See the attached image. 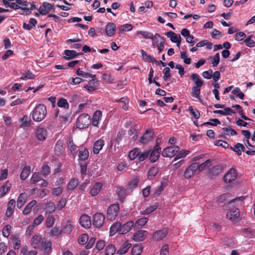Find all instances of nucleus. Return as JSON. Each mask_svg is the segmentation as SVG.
I'll use <instances>...</instances> for the list:
<instances>
[{
    "instance_id": "obj_1",
    "label": "nucleus",
    "mask_w": 255,
    "mask_h": 255,
    "mask_svg": "<svg viewBox=\"0 0 255 255\" xmlns=\"http://www.w3.org/2000/svg\"><path fill=\"white\" fill-rule=\"evenodd\" d=\"M47 114V110L45 105L42 104L38 105L32 112V118L36 122L42 121L45 117Z\"/></svg>"
},
{
    "instance_id": "obj_2",
    "label": "nucleus",
    "mask_w": 255,
    "mask_h": 255,
    "mask_svg": "<svg viewBox=\"0 0 255 255\" xmlns=\"http://www.w3.org/2000/svg\"><path fill=\"white\" fill-rule=\"evenodd\" d=\"M91 123L90 116L88 114H83L78 117L76 125L78 128L83 129L87 128Z\"/></svg>"
},
{
    "instance_id": "obj_3",
    "label": "nucleus",
    "mask_w": 255,
    "mask_h": 255,
    "mask_svg": "<svg viewBox=\"0 0 255 255\" xmlns=\"http://www.w3.org/2000/svg\"><path fill=\"white\" fill-rule=\"evenodd\" d=\"M119 207L118 204L111 205L107 210V218L110 221H113L118 215Z\"/></svg>"
},
{
    "instance_id": "obj_4",
    "label": "nucleus",
    "mask_w": 255,
    "mask_h": 255,
    "mask_svg": "<svg viewBox=\"0 0 255 255\" xmlns=\"http://www.w3.org/2000/svg\"><path fill=\"white\" fill-rule=\"evenodd\" d=\"M179 149V147L176 145L167 147L162 152V155L165 157H172L177 153Z\"/></svg>"
},
{
    "instance_id": "obj_5",
    "label": "nucleus",
    "mask_w": 255,
    "mask_h": 255,
    "mask_svg": "<svg viewBox=\"0 0 255 255\" xmlns=\"http://www.w3.org/2000/svg\"><path fill=\"white\" fill-rule=\"evenodd\" d=\"M105 217L104 214L101 213L95 214L93 217V224L96 228L101 227L104 223Z\"/></svg>"
},
{
    "instance_id": "obj_6",
    "label": "nucleus",
    "mask_w": 255,
    "mask_h": 255,
    "mask_svg": "<svg viewBox=\"0 0 255 255\" xmlns=\"http://www.w3.org/2000/svg\"><path fill=\"white\" fill-rule=\"evenodd\" d=\"M240 211L238 208H233L227 212L226 217L233 223H236L240 221Z\"/></svg>"
},
{
    "instance_id": "obj_7",
    "label": "nucleus",
    "mask_w": 255,
    "mask_h": 255,
    "mask_svg": "<svg viewBox=\"0 0 255 255\" xmlns=\"http://www.w3.org/2000/svg\"><path fill=\"white\" fill-rule=\"evenodd\" d=\"M198 163L194 162L190 165L185 170L184 176L186 179L190 178L198 170Z\"/></svg>"
},
{
    "instance_id": "obj_8",
    "label": "nucleus",
    "mask_w": 255,
    "mask_h": 255,
    "mask_svg": "<svg viewBox=\"0 0 255 255\" xmlns=\"http://www.w3.org/2000/svg\"><path fill=\"white\" fill-rule=\"evenodd\" d=\"M237 176V171L234 168H231L224 175V181L227 183H231L234 181Z\"/></svg>"
},
{
    "instance_id": "obj_9",
    "label": "nucleus",
    "mask_w": 255,
    "mask_h": 255,
    "mask_svg": "<svg viewBox=\"0 0 255 255\" xmlns=\"http://www.w3.org/2000/svg\"><path fill=\"white\" fill-rule=\"evenodd\" d=\"M203 81L200 79L198 81L194 82L195 86L192 88V92L191 95L198 99H200V94L201 87L203 85Z\"/></svg>"
},
{
    "instance_id": "obj_10",
    "label": "nucleus",
    "mask_w": 255,
    "mask_h": 255,
    "mask_svg": "<svg viewBox=\"0 0 255 255\" xmlns=\"http://www.w3.org/2000/svg\"><path fill=\"white\" fill-rule=\"evenodd\" d=\"M154 132L152 129L146 130L142 136L140 138V142L142 144H146L153 138Z\"/></svg>"
},
{
    "instance_id": "obj_11",
    "label": "nucleus",
    "mask_w": 255,
    "mask_h": 255,
    "mask_svg": "<svg viewBox=\"0 0 255 255\" xmlns=\"http://www.w3.org/2000/svg\"><path fill=\"white\" fill-rule=\"evenodd\" d=\"M168 233V230L166 228H164L160 230H158L155 232L152 236V238L153 240L159 241L162 240L165 236L167 235Z\"/></svg>"
},
{
    "instance_id": "obj_12",
    "label": "nucleus",
    "mask_w": 255,
    "mask_h": 255,
    "mask_svg": "<svg viewBox=\"0 0 255 255\" xmlns=\"http://www.w3.org/2000/svg\"><path fill=\"white\" fill-rule=\"evenodd\" d=\"M51 9L54 10L52 4L49 2H44L38 9L40 14L42 15H46L48 13Z\"/></svg>"
},
{
    "instance_id": "obj_13",
    "label": "nucleus",
    "mask_w": 255,
    "mask_h": 255,
    "mask_svg": "<svg viewBox=\"0 0 255 255\" xmlns=\"http://www.w3.org/2000/svg\"><path fill=\"white\" fill-rule=\"evenodd\" d=\"M79 223L83 228L88 229L91 226V218L88 215L83 214L79 219Z\"/></svg>"
},
{
    "instance_id": "obj_14",
    "label": "nucleus",
    "mask_w": 255,
    "mask_h": 255,
    "mask_svg": "<svg viewBox=\"0 0 255 255\" xmlns=\"http://www.w3.org/2000/svg\"><path fill=\"white\" fill-rule=\"evenodd\" d=\"M35 136L39 140H44L47 136V132L45 128L38 127L35 131Z\"/></svg>"
},
{
    "instance_id": "obj_15",
    "label": "nucleus",
    "mask_w": 255,
    "mask_h": 255,
    "mask_svg": "<svg viewBox=\"0 0 255 255\" xmlns=\"http://www.w3.org/2000/svg\"><path fill=\"white\" fill-rule=\"evenodd\" d=\"M134 222L132 221H130L122 225L121 223V228L120 230V234H126L128 233L132 227H134Z\"/></svg>"
},
{
    "instance_id": "obj_16",
    "label": "nucleus",
    "mask_w": 255,
    "mask_h": 255,
    "mask_svg": "<svg viewBox=\"0 0 255 255\" xmlns=\"http://www.w3.org/2000/svg\"><path fill=\"white\" fill-rule=\"evenodd\" d=\"M98 82V80L95 78H92L84 87L89 92L94 91L97 89Z\"/></svg>"
},
{
    "instance_id": "obj_17",
    "label": "nucleus",
    "mask_w": 255,
    "mask_h": 255,
    "mask_svg": "<svg viewBox=\"0 0 255 255\" xmlns=\"http://www.w3.org/2000/svg\"><path fill=\"white\" fill-rule=\"evenodd\" d=\"M15 206V201L14 199H11L7 204V207L5 215L7 217H10L12 215Z\"/></svg>"
},
{
    "instance_id": "obj_18",
    "label": "nucleus",
    "mask_w": 255,
    "mask_h": 255,
    "mask_svg": "<svg viewBox=\"0 0 255 255\" xmlns=\"http://www.w3.org/2000/svg\"><path fill=\"white\" fill-rule=\"evenodd\" d=\"M105 144V142L103 139H100L95 142L93 151L94 154H97L102 149Z\"/></svg>"
},
{
    "instance_id": "obj_19",
    "label": "nucleus",
    "mask_w": 255,
    "mask_h": 255,
    "mask_svg": "<svg viewBox=\"0 0 255 255\" xmlns=\"http://www.w3.org/2000/svg\"><path fill=\"white\" fill-rule=\"evenodd\" d=\"M141 54L142 59L150 63H155L156 65H159L158 61L156 60L154 57L149 55L147 52L144 51L143 50H141Z\"/></svg>"
},
{
    "instance_id": "obj_20",
    "label": "nucleus",
    "mask_w": 255,
    "mask_h": 255,
    "mask_svg": "<svg viewBox=\"0 0 255 255\" xmlns=\"http://www.w3.org/2000/svg\"><path fill=\"white\" fill-rule=\"evenodd\" d=\"M116 28V26L115 23L113 22L108 23L105 28L107 36L112 37L114 35L115 31Z\"/></svg>"
},
{
    "instance_id": "obj_21",
    "label": "nucleus",
    "mask_w": 255,
    "mask_h": 255,
    "mask_svg": "<svg viewBox=\"0 0 255 255\" xmlns=\"http://www.w3.org/2000/svg\"><path fill=\"white\" fill-rule=\"evenodd\" d=\"M222 171V167L219 165H216L210 168L209 174L211 177L218 176Z\"/></svg>"
},
{
    "instance_id": "obj_22",
    "label": "nucleus",
    "mask_w": 255,
    "mask_h": 255,
    "mask_svg": "<svg viewBox=\"0 0 255 255\" xmlns=\"http://www.w3.org/2000/svg\"><path fill=\"white\" fill-rule=\"evenodd\" d=\"M44 241V240H42L41 237L40 236L35 235L31 238V244L33 248L36 249L38 248L40 245H41L42 241Z\"/></svg>"
},
{
    "instance_id": "obj_23",
    "label": "nucleus",
    "mask_w": 255,
    "mask_h": 255,
    "mask_svg": "<svg viewBox=\"0 0 255 255\" xmlns=\"http://www.w3.org/2000/svg\"><path fill=\"white\" fill-rule=\"evenodd\" d=\"M27 195L25 193L20 194L17 200V207L19 209L21 208L27 200Z\"/></svg>"
},
{
    "instance_id": "obj_24",
    "label": "nucleus",
    "mask_w": 255,
    "mask_h": 255,
    "mask_svg": "<svg viewBox=\"0 0 255 255\" xmlns=\"http://www.w3.org/2000/svg\"><path fill=\"white\" fill-rule=\"evenodd\" d=\"M102 187V183L96 182L90 190V193L91 196H95L97 195L101 191Z\"/></svg>"
},
{
    "instance_id": "obj_25",
    "label": "nucleus",
    "mask_w": 255,
    "mask_h": 255,
    "mask_svg": "<svg viewBox=\"0 0 255 255\" xmlns=\"http://www.w3.org/2000/svg\"><path fill=\"white\" fill-rule=\"evenodd\" d=\"M147 231L144 230H139L135 233L133 236V239L136 242H141L144 240L145 234Z\"/></svg>"
},
{
    "instance_id": "obj_26",
    "label": "nucleus",
    "mask_w": 255,
    "mask_h": 255,
    "mask_svg": "<svg viewBox=\"0 0 255 255\" xmlns=\"http://www.w3.org/2000/svg\"><path fill=\"white\" fill-rule=\"evenodd\" d=\"M65 55V59L70 60L74 58L77 56L82 54V53H77L74 50H65L64 51Z\"/></svg>"
},
{
    "instance_id": "obj_27",
    "label": "nucleus",
    "mask_w": 255,
    "mask_h": 255,
    "mask_svg": "<svg viewBox=\"0 0 255 255\" xmlns=\"http://www.w3.org/2000/svg\"><path fill=\"white\" fill-rule=\"evenodd\" d=\"M41 246L45 254L49 255L51 253V242L44 240V241H42Z\"/></svg>"
},
{
    "instance_id": "obj_28",
    "label": "nucleus",
    "mask_w": 255,
    "mask_h": 255,
    "mask_svg": "<svg viewBox=\"0 0 255 255\" xmlns=\"http://www.w3.org/2000/svg\"><path fill=\"white\" fill-rule=\"evenodd\" d=\"M102 117V112L100 111H96L93 115L92 121L91 122L93 126L97 127L99 121Z\"/></svg>"
},
{
    "instance_id": "obj_29",
    "label": "nucleus",
    "mask_w": 255,
    "mask_h": 255,
    "mask_svg": "<svg viewBox=\"0 0 255 255\" xmlns=\"http://www.w3.org/2000/svg\"><path fill=\"white\" fill-rule=\"evenodd\" d=\"M11 186V183L7 181L0 188V196H3L9 190Z\"/></svg>"
},
{
    "instance_id": "obj_30",
    "label": "nucleus",
    "mask_w": 255,
    "mask_h": 255,
    "mask_svg": "<svg viewBox=\"0 0 255 255\" xmlns=\"http://www.w3.org/2000/svg\"><path fill=\"white\" fill-rule=\"evenodd\" d=\"M120 228H121V223L116 222L115 224H114L110 228V236H114L117 232H118L120 234Z\"/></svg>"
},
{
    "instance_id": "obj_31",
    "label": "nucleus",
    "mask_w": 255,
    "mask_h": 255,
    "mask_svg": "<svg viewBox=\"0 0 255 255\" xmlns=\"http://www.w3.org/2000/svg\"><path fill=\"white\" fill-rule=\"evenodd\" d=\"M213 113L215 114H219L222 115L227 116L231 115L232 114L235 113V112L232 110L230 108H226L224 109V111L221 110H216L214 111Z\"/></svg>"
},
{
    "instance_id": "obj_32",
    "label": "nucleus",
    "mask_w": 255,
    "mask_h": 255,
    "mask_svg": "<svg viewBox=\"0 0 255 255\" xmlns=\"http://www.w3.org/2000/svg\"><path fill=\"white\" fill-rule=\"evenodd\" d=\"M116 102L120 103V107H121L125 111L128 110V107L127 105L128 103V100L127 97H123L120 99L116 100Z\"/></svg>"
},
{
    "instance_id": "obj_33",
    "label": "nucleus",
    "mask_w": 255,
    "mask_h": 255,
    "mask_svg": "<svg viewBox=\"0 0 255 255\" xmlns=\"http://www.w3.org/2000/svg\"><path fill=\"white\" fill-rule=\"evenodd\" d=\"M148 221V218L146 217H142L138 219L134 224V228H141L143 227Z\"/></svg>"
},
{
    "instance_id": "obj_34",
    "label": "nucleus",
    "mask_w": 255,
    "mask_h": 255,
    "mask_svg": "<svg viewBox=\"0 0 255 255\" xmlns=\"http://www.w3.org/2000/svg\"><path fill=\"white\" fill-rule=\"evenodd\" d=\"M55 205L52 202L50 201L45 205V210L46 213L50 214L53 213L55 211Z\"/></svg>"
},
{
    "instance_id": "obj_35",
    "label": "nucleus",
    "mask_w": 255,
    "mask_h": 255,
    "mask_svg": "<svg viewBox=\"0 0 255 255\" xmlns=\"http://www.w3.org/2000/svg\"><path fill=\"white\" fill-rule=\"evenodd\" d=\"M76 74L83 78H94L96 77L95 75H92L87 72L82 71L80 68H78L76 70Z\"/></svg>"
},
{
    "instance_id": "obj_36",
    "label": "nucleus",
    "mask_w": 255,
    "mask_h": 255,
    "mask_svg": "<svg viewBox=\"0 0 255 255\" xmlns=\"http://www.w3.org/2000/svg\"><path fill=\"white\" fill-rule=\"evenodd\" d=\"M89 156V153L88 150L86 148H84L83 150L79 151L78 156L79 159L82 161H85L87 160Z\"/></svg>"
},
{
    "instance_id": "obj_37",
    "label": "nucleus",
    "mask_w": 255,
    "mask_h": 255,
    "mask_svg": "<svg viewBox=\"0 0 255 255\" xmlns=\"http://www.w3.org/2000/svg\"><path fill=\"white\" fill-rule=\"evenodd\" d=\"M20 121L21 122V125L20 127L23 128H28L30 126L31 121L28 120V117L27 115H24L22 118L20 119Z\"/></svg>"
},
{
    "instance_id": "obj_38",
    "label": "nucleus",
    "mask_w": 255,
    "mask_h": 255,
    "mask_svg": "<svg viewBox=\"0 0 255 255\" xmlns=\"http://www.w3.org/2000/svg\"><path fill=\"white\" fill-rule=\"evenodd\" d=\"M30 172V168L29 166H25L22 170L20 173V177L22 180L27 178Z\"/></svg>"
},
{
    "instance_id": "obj_39",
    "label": "nucleus",
    "mask_w": 255,
    "mask_h": 255,
    "mask_svg": "<svg viewBox=\"0 0 255 255\" xmlns=\"http://www.w3.org/2000/svg\"><path fill=\"white\" fill-rule=\"evenodd\" d=\"M142 252V247L140 244L135 245L131 250V255H140Z\"/></svg>"
},
{
    "instance_id": "obj_40",
    "label": "nucleus",
    "mask_w": 255,
    "mask_h": 255,
    "mask_svg": "<svg viewBox=\"0 0 255 255\" xmlns=\"http://www.w3.org/2000/svg\"><path fill=\"white\" fill-rule=\"evenodd\" d=\"M36 201L35 200H33L31 202H30L24 208L23 211V214H28L30 212L31 208L36 204Z\"/></svg>"
},
{
    "instance_id": "obj_41",
    "label": "nucleus",
    "mask_w": 255,
    "mask_h": 255,
    "mask_svg": "<svg viewBox=\"0 0 255 255\" xmlns=\"http://www.w3.org/2000/svg\"><path fill=\"white\" fill-rule=\"evenodd\" d=\"M160 152L158 150H153L150 154V160L151 162H155L159 157Z\"/></svg>"
},
{
    "instance_id": "obj_42",
    "label": "nucleus",
    "mask_w": 255,
    "mask_h": 255,
    "mask_svg": "<svg viewBox=\"0 0 255 255\" xmlns=\"http://www.w3.org/2000/svg\"><path fill=\"white\" fill-rule=\"evenodd\" d=\"M130 247V244H124L123 247L117 251V254L122 255L126 254Z\"/></svg>"
},
{
    "instance_id": "obj_43",
    "label": "nucleus",
    "mask_w": 255,
    "mask_h": 255,
    "mask_svg": "<svg viewBox=\"0 0 255 255\" xmlns=\"http://www.w3.org/2000/svg\"><path fill=\"white\" fill-rule=\"evenodd\" d=\"M159 171L158 168L156 166H153L151 167L147 173L148 177L149 179H152L158 173Z\"/></svg>"
},
{
    "instance_id": "obj_44",
    "label": "nucleus",
    "mask_w": 255,
    "mask_h": 255,
    "mask_svg": "<svg viewBox=\"0 0 255 255\" xmlns=\"http://www.w3.org/2000/svg\"><path fill=\"white\" fill-rule=\"evenodd\" d=\"M165 35L167 36V37L170 38V40L173 43L177 42V40L179 38V35H178L172 31L167 32L165 33Z\"/></svg>"
},
{
    "instance_id": "obj_45",
    "label": "nucleus",
    "mask_w": 255,
    "mask_h": 255,
    "mask_svg": "<svg viewBox=\"0 0 255 255\" xmlns=\"http://www.w3.org/2000/svg\"><path fill=\"white\" fill-rule=\"evenodd\" d=\"M154 42L156 44V47L157 45L162 43H165V38L160 36L158 33H155L153 37Z\"/></svg>"
},
{
    "instance_id": "obj_46",
    "label": "nucleus",
    "mask_w": 255,
    "mask_h": 255,
    "mask_svg": "<svg viewBox=\"0 0 255 255\" xmlns=\"http://www.w3.org/2000/svg\"><path fill=\"white\" fill-rule=\"evenodd\" d=\"M116 251V249L113 245H108L105 249V255H114Z\"/></svg>"
},
{
    "instance_id": "obj_47",
    "label": "nucleus",
    "mask_w": 255,
    "mask_h": 255,
    "mask_svg": "<svg viewBox=\"0 0 255 255\" xmlns=\"http://www.w3.org/2000/svg\"><path fill=\"white\" fill-rule=\"evenodd\" d=\"M41 180V175L39 173L34 172L33 173L30 182L32 184H35Z\"/></svg>"
},
{
    "instance_id": "obj_48",
    "label": "nucleus",
    "mask_w": 255,
    "mask_h": 255,
    "mask_svg": "<svg viewBox=\"0 0 255 255\" xmlns=\"http://www.w3.org/2000/svg\"><path fill=\"white\" fill-rule=\"evenodd\" d=\"M67 144L68 149L71 152L74 151L77 148V146L73 143L72 138L71 137H68L67 139Z\"/></svg>"
},
{
    "instance_id": "obj_49",
    "label": "nucleus",
    "mask_w": 255,
    "mask_h": 255,
    "mask_svg": "<svg viewBox=\"0 0 255 255\" xmlns=\"http://www.w3.org/2000/svg\"><path fill=\"white\" fill-rule=\"evenodd\" d=\"M57 106L59 107L64 108L68 109L69 107V104L66 99L60 98L57 102Z\"/></svg>"
},
{
    "instance_id": "obj_50",
    "label": "nucleus",
    "mask_w": 255,
    "mask_h": 255,
    "mask_svg": "<svg viewBox=\"0 0 255 255\" xmlns=\"http://www.w3.org/2000/svg\"><path fill=\"white\" fill-rule=\"evenodd\" d=\"M136 34H140L145 39H152L153 38L154 35L152 33L148 32V31H137L136 32Z\"/></svg>"
},
{
    "instance_id": "obj_51",
    "label": "nucleus",
    "mask_w": 255,
    "mask_h": 255,
    "mask_svg": "<svg viewBox=\"0 0 255 255\" xmlns=\"http://www.w3.org/2000/svg\"><path fill=\"white\" fill-rule=\"evenodd\" d=\"M132 29V26L130 24H125L123 25H121L118 27V29L121 32L124 31H130Z\"/></svg>"
},
{
    "instance_id": "obj_52",
    "label": "nucleus",
    "mask_w": 255,
    "mask_h": 255,
    "mask_svg": "<svg viewBox=\"0 0 255 255\" xmlns=\"http://www.w3.org/2000/svg\"><path fill=\"white\" fill-rule=\"evenodd\" d=\"M35 77L34 74L30 71H27L25 73H22L20 79L26 80L27 79H34Z\"/></svg>"
},
{
    "instance_id": "obj_53",
    "label": "nucleus",
    "mask_w": 255,
    "mask_h": 255,
    "mask_svg": "<svg viewBox=\"0 0 255 255\" xmlns=\"http://www.w3.org/2000/svg\"><path fill=\"white\" fill-rule=\"evenodd\" d=\"M139 153H140L139 149L137 148H135L129 151L128 153V157L131 160H133L135 158L138 157Z\"/></svg>"
},
{
    "instance_id": "obj_54",
    "label": "nucleus",
    "mask_w": 255,
    "mask_h": 255,
    "mask_svg": "<svg viewBox=\"0 0 255 255\" xmlns=\"http://www.w3.org/2000/svg\"><path fill=\"white\" fill-rule=\"evenodd\" d=\"M55 218L52 215H49L46 219V226L47 228L51 227L54 224Z\"/></svg>"
},
{
    "instance_id": "obj_55",
    "label": "nucleus",
    "mask_w": 255,
    "mask_h": 255,
    "mask_svg": "<svg viewBox=\"0 0 255 255\" xmlns=\"http://www.w3.org/2000/svg\"><path fill=\"white\" fill-rule=\"evenodd\" d=\"M116 192L121 198H124L126 195V190L121 187H117Z\"/></svg>"
},
{
    "instance_id": "obj_56",
    "label": "nucleus",
    "mask_w": 255,
    "mask_h": 255,
    "mask_svg": "<svg viewBox=\"0 0 255 255\" xmlns=\"http://www.w3.org/2000/svg\"><path fill=\"white\" fill-rule=\"evenodd\" d=\"M157 208V205L155 204L152 205H150L148 207H147L145 210L142 211V214L147 215L149 214L154 211H155Z\"/></svg>"
},
{
    "instance_id": "obj_57",
    "label": "nucleus",
    "mask_w": 255,
    "mask_h": 255,
    "mask_svg": "<svg viewBox=\"0 0 255 255\" xmlns=\"http://www.w3.org/2000/svg\"><path fill=\"white\" fill-rule=\"evenodd\" d=\"M211 161L210 159L207 160L205 162L202 163L201 164H199L198 163V170L199 171H202L204 170L206 167L209 166L210 165Z\"/></svg>"
},
{
    "instance_id": "obj_58",
    "label": "nucleus",
    "mask_w": 255,
    "mask_h": 255,
    "mask_svg": "<svg viewBox=\"0 0 255 255\" xmlns=\"http://www.w3.org/2000/svg\"><path fill=\"white\" fill-rule=\"evenodd\" d=\"M78 185V181L75 178L72 179L67 185L68 190H73Z\"/></svg>"
},
{
    "instance_id": "obj_59",
    "label": "nucleus",
    "mask_w": 255,
    "mask_h": 255,
    "mask_svg": "<svg viewBox=\"0 0 255 255\" xmlns=\"http://www.w3.org/2000/svg\"><path fill=\"white\" fill-rule=\"evenodd\" d=\"M222 130L227 135H235L237 134V132L231 128H223Z\"/></svg>"
},
{
    "instance_id": "obj_60",
    "label": "nucleus",
    "mask_w": 255,
    "mask_h": 255,
    "mask_svg": "<svg viewBox=\"0 0 255 255\" xmlns=\"http://www.w3.org/2000/svg\"><path fill=\"white\" fill-rule=\"evenodd\" d=\"M88 239L89 238L87 234H82V235L79 236L78 238V242L79 244L81 245H84L87 242V241H88Z\"/></svg>"
},
{
    "instance_id": "obj_61",
    "label": "nucleus",
    "mask_w": 255,
    "mask_h": 255,
    "mask_svg": "<svg viewBox=\"0 0 255 255\" xmlns=\"http://www.w3.org/2000/svg\"><path fill=\"white\" fill-rule=\"evenodd\" d=\"M83 81V80L80 77L71 78L69 79L70 84L76 85Z\"/></svg>"
},
{
    "instance_id": "obj_62",
    "label": "nucleus",
    "mask_w": 255,
    "mask_h": 255,
    "mask_svg": "<svg viewBox=\"0 0 255 255\" xmlns=\"http://www.w3.org/2000/svg\"><path fill=\"white\" fill-rule=\"evenodd\" d=\"M72 230L73 226L71 224V222L70 220H68L64 227V232L67 234H69L71 232Z\"/></svg>"
},
{
    "instance_id": "obj_63",
    "label": "nucleus",
    "mask_w": 255,
    "mask_h": 255,
    "mask_svg": "<svg viewBox=\"0 0 255 255\" xmlns=\"http://www.w3.org/2000/svg\"><path fill=\"white\" fill-rule=\"evenodd\" d=\"M220 62V54L217 53L213 57L212 61V64L213 67L217 66Z\"/></svg>"
},
{
    "instance_id": "obj_64",
    "label": "nucleus",
    "mask_w": 255,
    "mask_h": 255,
    "mask_svg": "<svg viewBox=\"0 0 255 255\" xmlns=\"http://www.w3.org/2000/svg\"><path fill=\"white\" fill-rule=\"evenodd\" d=\"M149 152L148 151H144L143 152L139 153L138 159L139 161H142L145 160L149 155Z\"/></svg>"
}]
</instances>
